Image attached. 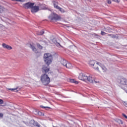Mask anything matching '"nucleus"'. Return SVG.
Listing matches in <instances>:
<instances>
[{
	"label": "nucleus",
	"mask_w": 127,
	"mask_h": 127,
	"mask_svg": "<svg viewBox=\"0 0 127 127\" xmlns=\"http://www.w3.org/2000/svg\"><path fill=\"white\" fill-rule=\"evenodd\" d=\"M53 58L50 54H45L44 55V61L48 66H49L52 63Z\"/></svg>",
	"instance_id": "1"
},
{
	"label": "nucleus",
	"mask_w": 127,
	"mask_h": 127,
	"mask_svg": "<svg viewBox=\"0 0 127 127\" xmlns=\"http://www.w3.org/2000/svg\"><path fill=\"white\" fill-rule=\"evenodd\" d=\"M41 81L45 86H47L50 83V77L46 73H44L41 76Z\"/></svg>",
	"instance_id": "2"
},
{
	"label": "nucleus",
	"mask_w": 127,
	"mask_h": 127,
	"mask_svg": "<svg viewBox=\"0 0 127 127\" xmlns=\"http://www.w3.org/2000/svg\"><path fill=\"white\" fill-rule=\"evenodd\" d=\"M119 83L121 84L120 87L123 90H125V86H127V79L125 78H122L119 79L118 81Z\"/></svg>",
	"instance_id": "3"
},
{
	"label": "nucleus",
	"mask_w": 127,
	"mask_h": 127,
	"mask_svg": "<svg viewBox=\"0 0 127 127\" xmlns=\"http://www.w3.org/2000/svg\"><path fill=\"white\" fill-rule=\"evenodd\" d=\"M61 17L56 13H52L49 16V19L51 20H59Z\"/></svg>",
	"instance_id": "4"
},
{
	"label": "nucleus",
	"mask_w": 127,
	"mask_h": 127,
	"mask_svg": "<svg viewBox=\"0 0 127 127\" xmlns=\"http://www.w3.org/2000/svg\"><path fill=\"white\" fill-rule=\"evenodd\" d=\"M50 71V68H49V65L46 66L44 65L42 67V73H45V74H47Z\"/></svg>",
	"instance_id": "5"
},
{
	"label": "nucleus",
	"mask_w": 127,
	"mask_h": 127,
	"mask_svg": "<svg viewBox=\"0 0 127 127\" xmlns=\"http://www.w3.org/2000/svg\"><path fill=\"white\" fill-rule=\"evenodd\" d=\"M33 5H34V3L30 2H28L26 3L23 4V6L26 9H28L29 8H31V9Z\"/></svg>",
	"instance_id": "6"
},
{
	"label": "nucleus",
	"mask_w": 127,
	"mask_h": 127,
	"mask_svg": "<svg viewBox=\"0 0 127 127\" xmlns=\"http://www.w3.org/2000/svg\"><path fill=\"white\" fill-rule=\"evenodd\" d=\"M86 80L89 82V83H98V82L95 81V79L92 77V75H89V76H86Z\"/></svg>",
	"instance_id": "7"
},
{
	"label": "nucleus",
	"mask_w": 127,
	"mask_h": 127,
	"mask_svg": "<svg viewBox=\"0 0 127 127\" xmlns=\"http://www.w3.org/2000/svg\"><path fill=\"white\" fill-rule=\"evenodd\" d=\"M39 11V6H34L33 5L32 8L31 9V11L32 13H35L38 12Z\"/></svg>",
	"instance_id": "8"
},
{
	"label": "nucleus",
	"mask_w": 127,
	"mask_h": 127,
	"mask_svg": "<svg viewBox=\"0 0 127 127\" xmlns=\"http://www.w3.org/2000/svg\"><path fill=\"white\" fill-rule=\"evenodd\" d=\"M87 78V76L83 73H80L78 76V79L79 80H81L82 81H86V79Z\"/></svg>",
	"instance_id": "9"
},
{
	"label": "nucleus",
	"mask_w": 127,
	"mask_h": 127,
	"mask_svg": "<svg viewBox=\"0 0 127 127\" xmlns=\"http://www.w3.org/2000/svg\"><path fill=\"white\" fill-rule=\"evenodd\" d=\"M8 10L3 6L0 5V13H3V12H8Z\"/></svg>",
	"instance_id": "10"
},
{
	"label": "nucleus",
	"mask_w": 127,
	"mask_h": 127,
	"mask_svg": "<svg viewBox=\"0 0 127 127\" xmlns=\"http://www.w3.org/2000/svg\"><path fill=\"white\" fill-rule=\"evenodd\" d=\"M2 46L3 48L5 49H8V50H11L12 49V47L11 46L6 44L5 43H3Z\"/></svg>",
	"instance_id": "11"
},
{
	"label": "nucleus",
	"mask_w": 127,
	"mask_h": 127,
	"mask_svg": "<svg viewBox=\"0 0 127 127\" xmlns=\"http://www.w3.org/2000/svg\"><path fill=\"white\" fill-rule=\"evenodd\" d=\"M30 123H32V125L33 124V126L35 127H40V125L37 122L35 121L34 120H31Z\"/></svg>",
	"instance_id": "12"
},
{
	"label": "nucleus",
	"mask_w": 127,
	"mask_h": 127,
	"mask_svg": "<svg viewBox=\"0 0 127 127\" xmlns=\"http://www.w3.org/2000/svg\"><path fill=\"white\" fill-rule=\"evenodd\" d=\"M30 47L31 48L32 50L35 53H38V51H37V49L35 47L33 46L32 45H30Z\"/></svg>",
	"instance_id": "13"
},
{
	"label": "nucleus",
	"mask_w": 127,
	"mask_h": 127,
	"mask_svg": "<svg viewBox=\"0 0 127 127\" xmlns=\"http://www.w3.org/2000/svg\"><path fill=\"white\" fill-rule=\"evenodd\" d=\"M52 42L54 44H55L56 45H57L58 47H59V46H61L60 44L57 42V41H56V39H53V40H52Z\"/></svg>",
	"instance_id": "14"
},
{
	"label": "nucleus",
	"mask_w": 127,
	"mask_h": 127,
	"mask_svg": "<svg viewBox=\"0 0 127 127\" xmlns=\"http://www.w3.org/2000/svg\"><path fill=\"white\" fill-rule=\"evenodd\" d=\"M96 64H97V65H99L100 66V67H101V68L102 69V70H103V71H107V68H106L105 66L102 65V64H101V63H96Z\"/></svg>",
	"instance_id": "15"
},
{
	"label": "nucleus",
	"mask_w": 127,
	"mask_h": 127,
	"mask_svg": "<svg viewBox=\"0 0 127 127\" xmlns=\"http://www.w3.org/2000/svg\"><path fill=\"white\" fill-rule=\"evenodd\" d=\"M69 49H70V51H72L73 52H75V51L77 49V47H76V46H71L69 47Z\"/></svg>",
	"instance_id": "16"
},
{
	"label": "nucleus",
	"mask_w": 127,
	"mask_h": 127,
	"mask_svg": "<svg viewBox=\"0 0 127 127\" xmlns=\"http://www.w3.org/2000/svg\"><path fill=\"white\" fill-rule=\"evenodd\" d=\"M61 63L62 65H63V66H64L65 67L66 66V65H67V61L63 59L61 61Z\"/></svg>",
	"instance_id": "17"
},
{
	"label": "nucleus",
	"mask_w": 127,
	"mask_h": 127,
	"mask_svg": "<svg viewBox=\"0 0 127 127\" xmlns=\"http://www.w3.org/2000/svg\"><path fill=\"white\" fill-rule=\"evenodd\" d=\"M37 35H43L44 34V30H42L40 31H38L37 32Z\"/></svg>",
	"instance_id": "18"
},
{
	"label": "nucleus",
	"mask_w": 127,
	"mask_h": 127,
	"mask_svg": "<svg viewBox=\"0 0 127 127\" xmlns=\"http://www.w3.org/2000/svg\"><path fill=\"white\" fill-rule=\"evenodd\" d=\"M108 36H110V37H111V38L118 39V36H117L115 35H113V34H108Z\"/></svg>",
	"instance_id": "19"
},
{
	"label": "nucleus",
	"mask_w": 127,
	"mask_h": 127,
	"mask_svg": "<svg viewBox=\"0 0 127 127\" xmlns=\"http://www.w3.org/2000/svg\"><path fill=\"white\" fill-rule=\"evenodd\" d=\"M18 88H7V90H9V91H16V92H18L19 91V90H17Z\"/></svg>",
	"instance_id": "20"
},
{
	"label": "nucleus",
	"mask_w": 127,
	"mask_h": 127,
	"mask_svg": "<svg viewBox=\"0 0 127 127\" xmlns=\"http://www.w3.org/2000/svg\"><path fill=\"white\" fill-rule=\"evenodd\" d=\"M65 67L66 68H68V69H70V68L72 67V64L70 63H67L66 65H65Z\"/></svg>",
	"instance_id": "21"
},
{
	"label": "nucleus",
	"mask_w": 127,
	"mask_h": 127,
	"mask_svg": "<svg viewBox=\"0 0 127 127\" xmlns=\"http://www.w3.org/2000/svg\"><path fill=\"white\" fill-rule=\"evenodd\" d=\"M89 64L91 66H94L96 64V62L95 61H90L89 62Z\"/></svg>",
	"instance_id": "22"
},
{
	"label": "nucleus",
	"mask_w": 127,
	"mask_h": 127,
	"mask_svg": "<svg viewBox=\"0 0 127 127\" xmlns=\"http://www.w3.org/2000/svg\"><path fill=\"white\" fill-rule=\"evenodd\" d=\"M54 6L55 8H57L58 9V8L59 7V6H58V3L57 2H54Z\"/></svg>",
	"instance_id": "23"
},
{
	"label": "nucleus",
	"mask_w": 127,
	"mask_h": 127,
	"mask_svg": "<svg viewBox=\"0 0 127 127\" xmlns=\"http://www.w3.org/2000/svg\"><path fill=\"white\" fill-rule=\"evenodd\" d=\"M69 82H70V83H74V84H78V81L74 80V79H70Z\"/></svg>",
	"instance_id": "24"
},
{
	"label": "nucleus",
	"mask_w": 127,
	"mask_h": 127,
	"mask_svg": "<svg viewBox=\"0 0 127 127\" xmlns=\"http://www.w3.org/2000/svg\"><path fill=\"white\" fill-rule=\"evenodd\" d=\"M23 123L25 124L26 126H29V125H32V123H30V121L29 122H25L23 121Z\"/></svg>",
	"instance_id": "25"
},
{
	"label": "nucleus",
	"mask_w": 127,
	"mask_h": 127,
	"mask_svg": "<svg viewBox=\"0 0 127 127\" xmlns=\"http://www.w3.org/2000/svg\"><path fill=\"white\" fill-rule=\"evenodd\" d=\"M58 9H59L61 12H65V11L64 10V9L60 7H59Z\"/></svg>",
	"instance_id": "26"
},
{
	"label": "nucleus",
	"mask_w": 127,
	"mask_h": 127,
	"mask_svg": "<svg viewBox=\"0 0 127 127\" xmlns=\"http://www.w3.org/2000/svg\"><path fill=\"white\" fill-rule=\"evenodd\" d=\"M37 46L39 48V49H42V48H43V47L39 44H37Z\"/></svg>",
	"instance_id": "27"
},
{
	"label": "nucleus",
	"mask_w": 127,
	"mask_h": 127,
	"mask_svg": "<svg viewBox=\"0 0 127 127\" xmlns=\"http://www.w3.org/2000/svg\"><path fill=\"white\" fill-rule=\"evenodd\" d=\"M118 123H119V124H121V125H123V121L121 120H118Z\"/></svg>",
	"instance_id": "28"
},
{
	"label": "nucleus",
	"mask_w": 127,
	"mask_h": 127,
	"mask_svg": "<svg viewBox=\"0 0 127 127\" xmlns=\"http://www.w3.org/2000/svg\"><path fill=\"white\" fill-rule=\"evenodd\" d=\"M41 108H44V109H51L50 107H44L42 105L41 106Z\"/></svg>",
	"instance_id": "29"
},
{
	"label": "nucleus",
	"mask_w": 127,
	"mask_h": 127,
	"mask_svg": "<svg viewBox=\"0 0 127 127\" xmlns=\"http://www.w3.org/2000/svg\"><path fill=\"white\" fill-rule=\"evenodd\" d=\"M107 2L109 4H111V3H112V1H111V0H107Z\"/></svg>",
	"instance_id": "30"
},
{
	"label": "nucleus",
	"mask_w": 127,
	"mask_h": 127,
	"mask_svg": "<svg viewBox=\"0 0 127 127\" xmlns=\"http://www.w3.org/2000/svg\"><path fill=\"white\" fill-rule=\"evenodd\" d=\"M101 35H106V34H107V33H106L104 31H101Z\"/></svg>",
	"instance_id": "31"
},
{
	"label": "nucleus",
	"mask_w": 127,
	"mask_h": 127,
	"mask_svg": "<svg viewBox=\"0 0 127 127\" xmlns=\"http://www.w3.org/2000/svg\"><path fill=\"white\" fill-rule=\"evenodd\" d=\"M38 115H39V116H43V115H44V114L42 113L41 112H39L38 113Z\"/></svg>",
	"instance_id": "32"
},
{
	"label": "nucleus",
	"mask_w": 127,
	"mask_h": 127,
	"mask_svg": "<svg viewBox=\"0 0 127 127\" xmlns=\"http://www.w3.org/2000/svg\"><path fill=\"white\" fill-rule=\"evenodd\" d=\"M3 104V100L0 99V105H2Z\"/></svg>",
	"instance_id": "33"
},
{
	"label": "nucleus",
	"mask_w": 127,
	"mask_h": 127,
	"mask_svg": "<svg viewBox=\"0 0 127 127\" xmlns=\"http://www.w3.org/2000/svg\"><path fill=\"white\" fill-rule=\"evenodd\" d=\"M94 68V69H95V70H97V71H99V67H93Z\"/></svg>",
	"instance_id": "34"
},
{
	"label": "nucleus",
	"mask_w": 127,
	"mask_h": 127,
	"mask_svg": "<svg viewBox=\"0 0 127 127\" xmlns=\"http://www.w3.org/2000/svg\"><path fill=\"white\" fill-rule=\"evenodd\" d=\"M113 1H115V2H120V0H112Z\"/></svg>",
	"instance_id": "35"
},
{
	"label": "nucleus",
	"mask_w": 127,
	"mask_h": 127,
	"mask_svg": "<svg viewBox=\"0 0 127 127\" xmlns=\"http://www.w3.org/2000/svg\"><path fill=\"white\" fill-rule=\"evenodd\" d=\"M123 116L124 117V118H125V119H127V116L126 115V114H123Z\"/></svg>",
	"instance_id": "36"
},
{
	"label": "nucleus",
	"mask_w": 127,
	"mask_h": 127,
	"mask_svg": "<svg viewBox=\"0 0 127 127\" xmlns=\"http://www.w3.org/2000/svg\"><path fill=\"white\" fill-rule=\"evenodd\" d=\"M3 117V115L2 113H0V118H2Z\"/></svg>",
	"instance_id": "37"
},
{
	"label": "nucleus",
	"mask_w": 127,
	"mask_h": 127,
	"mask_svg": "<svg viewBox=\"0 0 127 127\" xmlns=\"http://www.w3.org/2000/svg\"><path fill=\"white\" fill-rule=\"evenodd\" d=\"M124 106H125V107H127V102H124Z\"/></svg>",
	"instance_id": "38"
},
{
	"label": "nucleus",
	"mask_w": 127,
	"mask_h": 127,
	"mask_svg": "<svg viewBox=\"0 0 127 127\" xmlns=\"http://www.w3.org/2000/svg\"><path fill=\"white\" fill-rule=\"evenodd\" d=\"M14 0L15 1H21V0Z\"/></svg>",
	"instance_id": "39"
},
{
	"label": "nucleus",
	"mask_w": 127,
	"mask_h": 127,
	"mask_svg": "<svg viewBox=\"0 0 127 127\" xmlns=\"http://www.w3.org/2000/svg\"><path fill=\"white\" fill-rule=\"evenodd\" d=\"M42 42H44V43H45V44H47V42H46V41H43Z\"/></svg>",
	"instance_id": "40"
},
{
	"label": "nucleus",
	"mask_w": 127,
	"mask_h": 127,
	"mask_svg": "<svg viewBox=\"0 0 127 127\" xmlns=\"http://www.w3.org/2000/svg\"><path fill=\"white\" fill-rule=\"evenodd\" d=\"M107 31V32H110V31Z\"/></svg>",
	"instance_id": "41"
},
{
	"label": "nucleus",
	"mask_w": 127,
	"mask_h": 127,
	"mask_svg": "<svg viewBox=\"0 0 127 127\" xmlns=\"http://www.w3.org/2000/svg\"><path fill=\"white\" fill-rule=\"evenodd\" d=\"M1 20H3V19H2V18H1Z\"/></svg>",
	"instance_id": "42"
}]
</instances>
